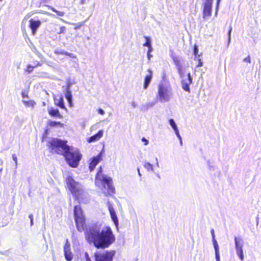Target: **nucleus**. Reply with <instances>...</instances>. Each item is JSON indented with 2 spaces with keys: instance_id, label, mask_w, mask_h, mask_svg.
Segmentation results:
<instances>
[{
  "instance_id": "nucleus-14",
  "label": "nucleus",
  "mask_w": 261,
  "mask_h": 261,
  "mask_svg": "<svg viewBox=\"0 0 261 261\" xmlns=\"http://www.w3.org/2000/svg\"><path fill=\"white\" fill-rule=\"evenodd\" d=\"M148 74H147L144 79V85L143 88L144 89H146L149 85L150 83V82L152 80V72L151 69H148Z\"/></svg>"
},
{
  "instance_id": "nucleus-54",
  "label": "nucleus",
  "mask_w": 261,
  "mask_h": 261,
  "mask_svg": "<svg viewBox=\"0 0 261 261\" xmlns=\"http://www.w3.org/2000/svg\"><path fill=\"white\" fill-rule=\"evenodd\" d=\"M29 218L30 219V220H33V216L32 214H30L29 216Z\"/></svg>"
},
{
  "instance_id": "nucleus-7",
  "label": "nucleus",
  "mask_w": 261,
  "mask_h": 261,
  "mask_svg": "<svg viewBox=\"0 0 261 261\" xmlns=\"http://www.w3.org/2000/svg\"><path fill=\"white\" fill-rule=\"evenodd\" d=\"M74 217L77 229L80 231L82 229V208L80 206H74Z\"/></svg>"
},
{
  "instance_id": "nucleus-38",
  "label": "nucleus",
  "mask_w": 261,
  "mask_h": 261,
  "mask_svg": "<svg viewBox=\"0 0 261 261\" xmlns=\"http://www.w3.org/2000/svg\"><path fill=\"white\" fill-rule=\"evenodd\" d=\"M211 234H212V240H216V239H215V232H214V230L213 229H211Z\"/></svg>"
},
{
  "instance_id": "nucleus-23",
  "label": "nucleus",
  "mask_w": 261,
  "mask_h": 261,
  "mask_svg": "<svg viewBox=\"0 0 261 261\" xmlns=\"http://www.w3.org/2000/svg\"><path fill=\"white\" fill-rule=\"evenodd\" d=\"M177 69L180 77L183 79L185 77V74L182 66L178 65Z\"/></svg>"
},
{
  "instance_id": "nucleus-43",
  "label": "nucleus",
  "mask_w": 261,
  "mask_h": 261,
  "mask_svg": "<svg viewBox=\"0 0 261 261\" xmlns=\"http://www.w3.org/2000/svg\"><path fill=\"white\" fill-rule=\"evenodd\" d=\"M198 60H199V63L197 65V67H201L202 66V62H201V60L199 59V56L198 57Z\"/></svg>"
},
{
  "instance_id": "nucleus-47",
  "label": "nucleus",
  "mask_w": 261,
  "mask_h": 261,
  "mask_svg": "<svg viewBox=\"0 0 261 261\" xmlns=\"http://www.w3.org/2000/svg\"><path fill=\"white\" fill-rule=\"evenodd\" d=\"M207 164L209 166V168L210 170H214V168L213 166H211L210 165V162L209 161H207Z\"/></svg>"
},
{
  "instance_id": "nucleus-42",
  "label": "nucleus",
  "mask_w": 261,
  "mask_h": 261,
  "mask_svg": "<svg viewBox=\"0 0 261 261\" xmlns=\"http://www.w3.org/2000/svg\"><path fill=\"white\" fill-rule=\"evenodd\" d=\"M12 158H13V160L14 161L15 164H17V159L16 155L15 154H13Z\"/></svg>"
},
{
  "instance_id": "nucleus-15",
  "label": "nucleus",
  "mask_w": 261,
  "mask_h": 261,
  "mask_svg": "<svg viewBox=\"0 0 261 261\" xmlns=\"http://www.w3.org/2000/svg\"><path fill=\"white\" fill-rule=\"evenodd\" d=\"M48 113L51 117H56L60 119L63 118V115L60 113L59 111L57 109H54L51 108L48 110Z\"/></svg>"
},
{
  "instance_id": "nucleus-44",
  "label": "nucleus",
  "mask_w": 261,
  "mask_h": 261,
  "mask_svg": "<svg viewBox=\"0 0 261 261\" xmlns=\"http://www.w3.org/2000/svg\"><path fill=\"white\" fill-rule=\"evenodd\" d=\"M142 141L144 142V144L147 145L148 144V141L145 138L142 139Z\"/></svg>"
},
{
  "instance_id": "nucleus-16",
  "label": "nucleus",
  "mask_w": 261,
  "mask_h": 261,
  "mask_svg": "<svg viewBox=\"0 0 261 261\" xmlns=\"http://www.w3.org/2000/svg\"><path fill=\"white\" fill-rule=\"evenodd\" d=\"M213 244L214 246L215 253V258L216 261H220V256L219 253V247L217 241L216 240H212Z\"/></svg>"
},
{
  "instance_id": "nucleus-4",
  "label": "nucleus",
  "mask_w": 261,
  "mask_h": 261,
  "mask_svg": "<svg viewBox=\"0 0 261 261\" xmlns=\"http://www.w3.org/2000/svg\"><path fill=\"white\" fill-rule=\"evenodd\" d=\"M172 96L173 93L171 86L163 83L158 85L157 98L160 102L162 103L168 102Z\"/></svg>"
},
{
  "instance_id": "nucleus-10",
  "label": "nucleus",
  "mask_w": 261,
  "mask_h": 261,
  "mask_svg": "<svg viewBox=\"0 0 261 261\" xmlns=\"http://www.w3.org/2000/svg\"><path fill=\"white\" fill-rule=\"evenodd\" d=\"M213 2L205 1L203 4V18L205 16H210L212 14Z\"/></svg>"
},
{
  "instance_id": "nucleus-46",
  "label": "nucleus",
  "mask_w": 261,
  "mask_h": 261,
  "mask_svg": "<svg viewBox=\"0 0 261 261\" xmlns=\"http://www.w3.org/2000/svg\"><path fill=\"white\" fill-rule=\"evenodd\" d=\"M131 105L134 108H135L137 106V103L135 101H132L131 103Z\"/></svg>"
},
{
  "instance_id": "nucleus-12",
  "label": "nucleus",
  "mask_w": 261,
  "mask_h": 261,
  "mask_svg": "<svg viewBox=\"0 0 261 261\" xmlns=\"http://www.w3.org/2000/svg\"><path fill=\"white\" fill-rule=\"evenodd\" d=\"M108 207L111 215V217L115 225L117 227L118 225V219L115 213L114 208L109 202H108Z\"/></svg>"
},
{
  "instance_id": "nucleus-21",
  "label": "nucleus",
  "mask_w": 261,
  "mask_h": 261,
  "mask_svg": "<svg viewBox=\"0 0 261 261\" xmlns=\"http://www.w3.org/2000/svg\"><path fill=\"white\" fill-rule=\"evenodd\" d=\"M55 53L56 54V55H65V56H69L71 58H75V56H74L71 53H69L66 51H64V50H56L55 51Z\"/></svg>"
},
{
  "instance_id": "nucleus-51",
  "label": "nucleus",
  "mask_w": 261,
  "mask_h": 261,
  "mask_svg": "<svg viewBox=\"0 0 261 261\" xmlns=\"http://www.w3.org/2000/svg\"><path fill=\"white\" fill-rule=\"evenodd\" d=\"M174 132H175V134H176V136H180V134H179V130H178V129H176L175 130H174Z\"/></svg>"
},
{
  "instance_id": "nucleus-63",
  "label": "nucleus",
  "mask_w": 261,
  "mask_h": 261,
  "mask_svg": "<svg viewBox=\"0 0 261 261\" xmlns=\"http://www.w3.org/2000/svg\"><path fill=\"white\" fill-rule=\"evenodd\" d=\"M84 3V0H83V3Z\"/></svg>"
},
{
  "instance_id": "nucleus-37",
  "label": "nucleus",
  "mask_w": 261,
  "mask_h": 261,
  "mask_svg": "<svg viewBox=\"0 0 261 261\" xmlns=\"http://www.w3.org/2000/svg\"><path fill=\"white\" fill-rule=\"evenodd\" d=\"M221 1V0H217V5H216V15L217 13V11L219 9V6Z\"/></svg>"
},
{
  "instance_id": "nucleus-62",
  "label": "nucleus",
  "mask_w": 261,
  "mask_h": 261,
  "mask_svg": "<svg viewBox=\"0 0 261 261\" xmlns=\"http://www.w3.org/2000/svg\"><path fill=\"white\" fill-rule=\"evenodd\" d=\"M2 169H0V172H1V171H2Z\"/></svg>"
},
{
  "instance_id": "nucleus-1",
  "label": "nucleus",
  "mask_w": 261,
  "mask_h": 261,
  "mask_svg": "<svg viewBox=\"0 0 261 261\" xmlns=\"http://www.w3.org/2000/svg\"><path fill=\"white\" fill-rule=\"evenodd\" d=\"M85 236L87 242L98 249L109 247L115 241V237L110 227L101 229L95 224L85 228Z\"/></svg>"
},
{
  "instance_id": "nucleus-30",
  "label": "nucleus",
  "mask_w": 261,
  "mask_h": 261,
  "mask_svg": "<svg viewBox=\"0 0 261 261\" xmlns=\"http://www.w3.org/2000/svg\"><path fill=\"white\" fill-rule=\"evenodd\" d=\"M173 60L174 62V63H175V66H176V68H178V65H179V66H182V65H181V64L180 63V62H179V59H178L177 58H176V57H175V58H173Z\"/></svg>"
},
{
  "instance_id": "nucleus-60",
  "label": "nucleus",
  "mask_w": 261,
  "mask_h": 261,
  "mask_svg": "<svg viewBox=\"0 0 261 261\" xmlns=\"http://www.w3.org/2000/svg\"><path fill=\"white\" fill-rule=\"evenodd\" d=\"M205 1L213 2V0H205Z\"/></svg>"
},
{
  "instance_id": "nucleus-17",
  "label": "nucleus",
  "mask_w": 261,
  "mask_h": 261,
  "mask_svg": "<svg viewBox=\"0 0 261 261\" xmlns=\"http://www.w3.org/2000/svg\"><path fill=\"white\" fill-rule=\"evenodd\" d=\"M55 105L63 109H66V107L64 105L63 98L62 96H60L58 98H55Z\"/></svg>"
},
{
  "instance_id": "nucleus-45",
  "label": "nucleus",
  "mask_w": 261,
  "mask_h": 261,
  "mask_svg": "<svg viewBox=\"0 0 261 261\" xmlns=\"http://www.w3.org/2000/svg\"><path fill=\"white\" fill-rule=\"evenodd\" d=\"M146 105L147 106V107H148L149 108H151V107H153L154 105V103L152 102H148V103H146Z\"/></svg>"
},
{
  "instance_id": "nucleus-40",
  "label": "nucleus",
  "mask_w": 261,
  "mask_h": 261,
  "mask_svg": "<svg viewBox=\"0 0 261 261\" xmlns=\"http://www.w3.org/2000/svg\"><path fill=\"white\" fill-rule=\"evenodd\" d=\"M21 95L23 98L28 97V93L25 92H22Z\"/></svg>"
},
{
  "instance_id": "nucleus-34",
  "label": "nucleus",
  "mask_w": 261,
  "mask_h": 261,
  "mask_svg": "<svg viewBox=\"0 0 261 261\" xmlns=\"http://www.w3.org/2000/svg\"><path fill=\"white\" fill-rule=\"evenodd\" d=\"M33 69H34V67L33 66L29 65L27 66V67L26 68V71L28 73H30V72H31L33 71Z\"/></svg>"
},
{
  "instance_id": "nucleus-9",
  "label": "nucleus",
  "mask_w": 261,
  "mask_h": 261,
  "mask_svg": "<svg viewBox=\"0 0 261 261\" xmlns=\"http://www.w3.org/2000/svg\"><path fill=\"white\" fill-rule=\"evenodd\" d=\"M64 253L66 260H72L73 258V255L70 251V244L67 240L66 241V242L64 246Z\"/></svg>"
},
{
  "instance_id": "nucleus-56",
  "label": "nucleus",
  "mask_w": 261,
  "mask_h": 261,
  "mask_svg": "<svg viewBox=\"0 0 261 261\" xmlns=\"http://www.w3.org/2000/svg\"><path fill=\"white\" fill-rule=\"evenodd\" d=\"M137 170H138V175H139V176H141V173H140V169H139V168H138Z\"/></svg>"
},
{
  "instance_id": "nucleus-18",
  "label": "nucleus",
  "mask_w": 261,
  "mask_h": 261,
  "mask_svg": "<svg viewBox=\"0 0 261 261\" xmlns=\"http://www.w3.org/2000/svg\"><path fill=\"white\" fill-rule=\"evenodd\" d=\"M234 243L236 249H243V241L242 238L235 237Z\"/></svg>"
},
{
  "instance_id": "nucleus-39",
  "label": "nucleus",
  "mask_w": 261,
  "mask_h": 261,
  "mask_svg": "<svg viewBox=\"0 0 261 261\" xmlns=\"http://www.w3.org/2000/svg\"><path fill=\"white\" fill-rule=\"evenodd\" d=\"M148 109V108L147 107L146 105H142L141 107V110L143 111H146Z\"/></svg>"
},
{
  "instance_id": "nucleus-31",
  "label": "nucleus",
  "mask_w": 261,
  "mask_h": 261,
  "mask_svg": "<svg viewBox=\"0 0 261 261\" xmlns=\"http://www.w3.org/2000/svg\"><path fill=\"white\" fill-rule=\"evenodd\" d=\"M52 10L55 12L58 15L60 16H63L64 15V12L63 11H59L55 9H52Z\"/></svg>"
},
{
  "instance_id": "nucleus-35",
  "label": "nucleus",
  "mask_w": 261,
  "mask_h": 261,
  "mask_svg": "<svg viewBox=\"0 0 261 261\" xmlns=\"http://www.w3.org/2000/svg\"><path fill=\"white\" fill-rule=\"evenodd\" d=\"M66 30V28L64 26H61L60 28V31L59 32V34H63L65 33Z\"/></svg>"
},
{
  "instance_id": "nucleus-8",
  "label": "nucleus",
  "mask_w": 261,
  "mask_h": 261,
  "mask_svg": "<svg viewBox=\"0 0 261 261\" xmlns=\"http://www.w3.org/2000/svg\"><path fill=\"white\" fill-rule=\"evenodd\" d=\"M102 151L97 156H94L91 159L89 166V168L91 172L94 169L96 166L102 160Z\"/></svg>"
},
{
  "instance_id": "nucleus-24",
  "label": "nucleus",
  "mask_w": 261,
  "mask_h": 261,
  "mask_svg": "<svg viewBox=\"0 0 261 261\" xmlns=\"http://www.w3.org/2000/svg\"><path fill=\"white\" fill-rule=\"evenodd\" d=\"M236 253L241 260H243L244 257L243 249H236Z\"/></svg>"
},
{
  "instance_id": "nucleus-41",
  "label": "nucleus",
  "mask_w": 261,
  "mask_h": 261,
  "mask_svg": "<svg viewBox=\"0 0 261 261\" xmlns=\"http://www.w3.org/2000/svg\"><path fill=\"white\" fill-rule=\"evenodd\" d=\"M98 112L101 115H103L105 114V111L101 108L98 109Z\"/></svg>"
},
{
  "instance_id": "nucleus-58",
  "label": "nucleus",
  "mask_w": 261,
  "mask_h": 261,
  "mask_svg": "<svg viewBox=\"0 0 261 261\" xmlns=\"http://www.w3.org/2000/svg\"><path fill=\"white\" fill-rule=\"evenodd\" d=\"M179 143H180V145L181 146H182V139L179 140Z\"/></svg>"
},
{
  "instance_id": "nucleus-13",
  "label": "nucleus",
  "mask_w": 261,
  "mask_h": 261,
  "mask_svg": "<svg viewBox=\"0 0 261 261\" xmlns=\"http://www.w3.org/2000/svg\"><path fill=\"white\" fill-rule=\"evenodd\" d=\"M103 130H99L96 134L88 138L87 141L88 143H92L97 141L103 136Z\"/></svg>"
},
{
  "instance_id": "nucleus-6",
  "label": "nucleus",
  "mask_w": 261,
  "mask_h": 261,
  "mask_svg": "<svg viewBox=\"0 0 261 261\" xmlns=\"http://www.w3.org/2000/svg\"><path fill=\"white\" fill-rule=\"evenodd\" d=\"M115 250L97 251L94 253L95 261H113Z\"/></svg>"
},
{
  "instance_id": "nucleus-22",
  "label": "nucleus",
  "mask_w": 261,
  "mask_h": 261,
  "mask_svg": "<svg viewBox=\"0 0 261 261\" xmlns=\"http://www.w3.org/2000/svg\"><path fill=\"white\" fill-rule=\"evenodd\" d=\"M143 167L149 172H154L153 166L149 162H145L143 164Z\"/></svg>"
},
{
  "instance_id": "nucleus-27",
  "label": "nucleus",
  "mask_w": 261,
  "mask_h": 261,
  "mask_svg": "<svg viewBox=\"0 0 261 261\" xmlns=\"http://www.w3.org/2000/svg\"><path fill=\"white\" fill-rule=\"evenodd\" d=\"M169 122L170 126H171V127L173 128V129L174 130L178 128L177 126L173 119H172V118L170 119L169 120Z\"/></svg>"
},
{
  "instance_id": "nucleus-57",
  "label": "nucleus",
  "mask_w": 261,
  "mask_h": 261,
  "mask_svg": "<svg viewBox=\"0 0 261 261\" xmlns=\"http://www.w3.org/2000/svg\"><path fill=\"white\" fill-rule=\"evenodd\" d=\"M177 137L178 138V139H179V140H181V139H182L181 137V136H180H180H177Z\"/></svg>"
},
{
  "instance_id": "nucleus-19",
  "label": "nucleus",
  "mask_w": 261,
  "mask_h": 261,
  "mask_svg": "<svg viewBox=\"0 0 261 261\" xmlns=\"http://www.w3.org/2000/svg\"><path fill=\"white\" fill-rule=\"evenodd\" d=\"M47 126L50 127H63L64 126V124L60 121H48L47 122Z\"/></svg>"
},
{
  "instance_id": "nucleus-3",
  "label": "nucleus",
  "mask_w": 261,
  "mask_h": 261,
  "mask_svg": "<svg viewBox=\"0 0 261 261\" xmlns=\"http://www.w3.org/2000/svg\"><path fill=\"white\" fill-rule=\"evenodd\" d=\"M95 184L99 187L101 186L103 188H106L107 185L109 191L108 192H103L106 196L110 195L111 193H115V188L113 185L112 178L102 173V168L101 166L99 167L96 174Z\"/></svg>"
},
{
  "instance_id": "nucleus-5",
  "label": "nucleus",
  "mask_w": 261,
  "mask_h": 261,
  "mask_svg": "<svg viewBox=\"0 0 261 261\" xmlns=\"http://www.w3.org/2000/svg\"><path fill=\"white\" fill-rule=\"evenodd\" d=\"M67 187L76 199H78L80 195V184L76 181L71 176L67 177L65 179Z\"/></svg>"
},
{
  "instance_id": "nucleus-48",
  "label": "nucleus",
  "mask_w": 261,
  "mask_h": 261,
  "mask_svg": "<svg viewBox=\"0 0 261 261\" xmlns=\"http://www.w3.org/2000/svg\"><path fill=\"white\" fill-rule=\"evenodd\" d=\"M85 257L86 258V261H91L90 258L88 256V254L87 252L85 253Z\"/></svg>"
},
{
  "instance_id": "nucleus-11",
  "label": "nucleus",
  "mask_w": 261,
  "mask_h": 261,
  "mask_svg": "<svg viewBox=\"0 0 261 261\" xmlns=\"http://www.w3.org/2000/svg\"><path fill=\"white\" fill-rule=\"evenodd\" d=\"M41 24V21L39 20H35L31 19L29 20V27L31 30L32 34L35 35L36 34L37 29Z\"/></svg>"
},
{
  "instance_id": "nucleus-29",
  "label": "nucleus",
  "mask_w": 261,
  "mask_h": 261,
  "mask_svg": "<svg viewBox=\"0 0 261 261\" xmlns=\"http://www.w3.org/2000/svg\"><path fill=\"white\" fill-rule=\"evenodd\" d=\"M146 42L143 44L144 46L149 47L151 45V40L149 37L144 36Z\"/></svg>"
},
{
  "instance_id": "nucleus-59",
  "label": "nucleus",
  "mask_w": 261,
  "mask_h": 261,
  "mask_svg": "<svg viewBox=\"0 0 261 261\" xmlns=\"http://www.w3.org/2000/svg\"><path fill=\"white\" fill-rule=\"evenodd\" d=\"M33 224V220H31V225Z\"/></svg>"
},
{
  "instance_id": "nucleus-26",
  "label": "nucleus",
  "mask_w": 261,
  "mask_h": 261,
  "mask_svg": "<svg viewBox=\"0 0 261 261\" xmlns=\"http://www.w3.org/2000/svg\"><path fill=\"white\" fill-rule=\"evenodd\" d=\"M22 102L24 103L25 106L29 107H33L35 105V102L33 100H22Z\"/></svg>"
},
{
  "instance_id": "nucleus-49",
  "label": "nucleus",
  "mask_w": 261,
  "mask_h": 261,
  "mask_svg": "<svg viewBox=\"0 0 261 261\" xmlns=\"http://www.w3.org/2000/svg\"><path fill=\"white\" fill-rule=\"evenodd\" d=\"M147 58L149 60H150V58L151 57H152V55L150 54V53H148L147 52Z\"/></svg>"
},
{
  "instance_id": "nucleus-53",
  "label": "nucleus",
  "mask_w": 261,
  "mask_h": 261,
  "mask_svg": "<svg viewBox=\"0 0 261 261\" xmlns=\"http://www.w3.org/2000/svg\"><path fill=\"white\" fill-rule=\"evenodd\" d=\"M155 161H156V166L158 167H159V162H158V158H155Z\"/></svg>"
},
{
  "instance_id": "nucleus-25",
  "label": "nucleus",
  "mask_w": 261,
  "mask_h": 261,
  "mask_svg": "<svg viewBox=\"0 0 261 261\" xmlns=\"http://www.w3.org/2000/svg\"><path fill=\"white\" fill-rule=\"evenodd\" d=\"M181 87H182V88L186 91L187 92H190V87H189V84H187V83H186L185 82H182L181 81Z\"/></svg>"
},
{
  "instance_id": "nucleus-55",
  "label": "nucleus",
  "mask_w": 261,
  "mask_h": 261,
  "mask_svg": "<svg viewBox=\"0 0 261 261\" xmlns=\"http://www.w3.org/2000/svg\"><path fill=\"white\" fill-rule=\"evenodd\" d=\"M85 220V219L84 218V217L83 216V219H82V221H83V230L84 229V223Z\"/></svg>"
},
{
  "instance_id": "nucleus-52",
  "label": "nucleus",
  "mask_w": 261,
  "mask_h": 261,
  "mask_svg": "<svg viewBox=\"0 0 261 261\" xmlns=\"http://www.w3.org/2000/svg\"><path fill=\"white\" fill-rule=\"evenodd\" d=\"M148 51H147V52H148V53H151V52H152V50H153V48H152V46H151H151H149V47H148Z\"/></svg>"
},
{
  "instance_id": "nucleus-33",
  "label": "nucleus",
  "mask_w": 261,
  "mask_h": 261,
  "mask_svg": "<svg viewBox=\"0 0 261 261\" xmlns=\"http://www.w3.org/2000/svg\"><path fill=\"white\" fill-rule=\"evenodd\" d=\"M232 31V27L230 26L228 33V44H229L231 40V33Z\"/></svg>"
},
{
  "instance_id": "nucleus-32",
  "label": "nucleus",
  "mask_w": 261,
  "mask_h": 261,
  "mask_svg": "<svg viewBox=\"0 0 261 261\" xmlns=\"http://www.w3.org/2000/svg\"><path fill=\"white\" fill-rule=\"evenodd\" d=\"M193 53H194V54L195 55V58H197V55L198 54V46L196 45H194V49H193Z\"/></svg>"
},
{
  "instance_id": "nucleus-20",
  "label": "nucleus",
  "mask_w": 261,
  "mask_h": 261,
  "mask_svg": "<svg viewBox=\"0 0 261 261\" xmlns=\"http://www.w3.org/2000/svg\"><path fill=\"white\" fill-rule=\"evenodd\" d=\"M65 97L68 100L69 104L70 106H71L72 103V95L71 92L70 90H69V88H68L66 90V91L65 92Z\"/></svg>"
},
{
  "instance_id": "nucleus-2",
  "label": "nucleus",
  "mask_w": 261,
  "mask_h": 261,
  "mask_svg": "<svg viewBox=\"0 0 261 261\" xmlns=\"http://www.w3.org/2000/svg\"><path fill=\"white\" fill-rule=\"evenodd\" d=\"M67 141L57 138H52L46 143V146L51 153L63 155L70 166L75 168L81 160L79 152L73 151L67 144Z\"/></svg>"
},
{
  "instance_id": "nucleus-50",
  "label": "nucleus",
  "mask_w": 261,
  "mask_h": 261,
  "mask_svg": "<svg viewBox=\"0 0 261 261\" xmlns=\"http://www.w3.org/2000/svg\"><path fill=\"white\" fill-rule=\"evenodd\" d=\"M174 132H175V134H176V136H180V134H179V130H178V129H176L175 130H174Z\"/></svg>"
},
{
  "instance_id": "nucleus-61",
  "label": "nucleus",
  "mask_w": 261,
  "mask_h": 261,
  "mask_svg": "<svg viewBox=\"0 0 261 261\" xmlns=\"http://www.w3.org/2000/svg\"><path fill=\"white\" fill-rule=\"evenodd\" d=\"M258 218H257V222H256L257 223V225H258Z\"/></svg>"
},
{
  "instance_id": "nucleus-28",
  "label": "nucleus",
  "mask_w": 261,
  "mask_h": 261,
  "mask_svg": "<svg viewBox=\"0 0 261 261\" xmlns=\"http://www.w3.org/2000/svg\"><path fill=\"white\" fill-rule=\"evenodd\" d=\"M188 78L186 79H182V82H185L187 84L190 85L192 83V78L191 77L190 73L187 74Z\"/></svg>"
},
{
  "instance_id": "nucleus-36",
  "label": "nucleus",
  "mask_w": 261,
  "mask_h": 261,
  "mask_svg": "<svg viewBox=\"0 0 261 261\" xmlns=\"http://www.w3.org/2000/svg\"><path fill=\"white\" fill-rule=\"evenodd\" d=\"M244 62H247L248 63H251V58L250 56H248L246 58H244L243 60Z\"/></svg>"
}]
</instances>
